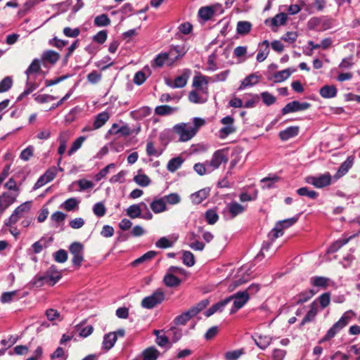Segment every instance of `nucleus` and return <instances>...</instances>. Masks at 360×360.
<instances>
[{
	"instance_id": "nucleus-1",
	"label": "nucleus",
	"mask_w": 360,
	"mask_h": 360,
	"mask_svg": "<svg viewBox=\"0 0 360 360\" xmlns=\"http://www.w3.org/2000/svg\"><path fill=\"white\" fill-rule=\"evenodd\" d=\"M354 315V314L352 310L345 312L340 319L329 328L325 336L319 340V343H323L333 338L349 323Z\"/></svg>"
},
{
	"instance_id": "nucleus-2",
	"label": "nucleus",
	"mask_w": 360,
	"mask_h": 360,
	"mask_svg": "<svg viewBox=\"0 0 360 360\" xmlns=\"http://www.w3.org/2000/svg\"><path fill=\"white\" fill-rule=\"evenodd\" d=\"M354 315V314L352 310L345 312L340 319L329 328L325 336L319 340V343H323L333 338L349 323Z\"/></svg>"
},
{
	"instance_id": "nucleus-3",
	"label": "nucleus",
	"mask_w": 360,
	"mask_h": 360,
	"mask_svg": "<svg viewBox=\"0 0 360 360\" xmlns=\"http://www.w3.org/2000/svg\"><path fill=\"white\" fill-rule=\"evenodd\" d=\"M62 277L61 272L59 271L55 266H51L42 276H36L34 277V283H39V285L49 284L54 285Z\"/></svg>"
},
{
	"instance_id": "nucleus-4",
	"label": "nucleus",
	"mask_w": 360,
	"mask_h": 360,
	"mask_svg": "<svg viewBox=\"0 0 360 360\" xmlns=\"http://www.w3.org/2000/svg\"><path fill=\"white\" fill-rule=\"evenodd\" d=\"M165 299V293L161 288H158L153 294L144 297L141 303L143 308L147 309H153L158 304H160Z\"/></svg>"
},
{
	"instance_id": "nucleus-5",
	"label": "nucleus",
	"mask_w": 360,
	"mask_h": 360,
	"mask_svg": "<svg viewBox=\"0 0 360 360\" xmlns=\"http://www.w3.org/2000/svg\"><path fill=\"white\" fill-rule=\"evenodd\" d=\"M173 131L179 135V141L186 142L191 140L195 135V130L191 128V124L181 122L175 124L172 128Z\"/></svg>"
},
{
	"instance_id": "nucleus-6",
	"label": "nucleus",
	"mask_w": 360,
	"mask_h": 360,
	"mask_svg": "<svg viewBox=\"0 0 360 360\" xmlns=\"http://www.w3.org/2000/svg\"><path fill=\"white\" fill-rule=\"evenodd\" d=\"M247 206L243 205L236 201H231L223 210L225 220H232L237 216L242 214L246 210Z\"/></svg>"
},
{
	"instance_id": "nucleus-7",
	"label": "nucleus",
	"mask_w": 360,
	"mask_h": 360,
	"mask_svg": "<svg viewBox=\"0 0 360 360\" xmlns=\"http://www.w3.org/2000/svg\"><path fill=\"white\" fill-rule=\"evenodd\" d=\"M299 219V214L276 223L275 227L271 230L273 234L272 240H275L280 236L283 235V230L288 229L295 224Z\"/></svg>"
},
{
	"instance_id": "nucleus-8",
	"label": "nucleus",
	"mask_w": 360,
	"mask_h": 360,
	"mask_svg": "<svg viewBox=\"0 0 360 360\" xmlns=\"http://www.w3.org/2000/svg\"><path fill=\"white\" fill-rule=\"evenodd\" d=\"M233 301V306L230 309V314H235L238 310L241 309L249 300V296L246 292L238 291L235 294L226 297Z\"/></svg>"
},
{
	"instance_id": "nucleus-9",
	"label": "nucleus",
	"mask_w": 360,
	"mask_h": 360,
	"mask_svg": "<svg viewBox=\"0 0 360 360\" xmlns=\"http://www.w3.org/2000/svg\"><path fill=\"white\" fill-rule=\"evenodd\" d=\"M69 250L73 256V265L77 268L80 267L84 260V245L79 242H74L70 245Z\"/></svg>"
},
{
	"instance_id": "nucleus-10",
	"label": "nucleus",
	"mask_w": 360,
	"mask_h": 360,
	"mask_svg": "<svg viewBox=\"0 0 360 360\" xmlns=\"http://www.w3.org/2000/svg\"><path fill=\"white\" fill-rule=\"evenodd\" d=\"M228 156L225 150H217L214 153L210 161H207L210 166V170L213 172L218 169L221 164H226L228 162Z\"/></svg>"
},
{
	"instance_id": "nucleus-11",
	"label": "nucleus",
	"mask_w": 360,
	"mask_h": 360,
	"mask_svg": "<svg viewBox=\"0 0 360 360\" xmlns=\"http://www.w3.org/2000/svg\"><path fill=\"white\" fill-rule=\"evenodd\" d=\"M332 177L329 172L321 174L319 176H309L307 182L318 188L329 186L331 184Z\"/></svg>"
},
{
	"instance_id": "nucleus-12",
	"label": "nucleus",
	"mask_w": 360,
	"mask_h": 360,
	"mask_svg": "<svg viewBox=\"0 0 360 360\" xmlns=\"http://www.w3.org/2000/svg\"><path fill=\"white\" fill-rule=\"evenodd\" d=\"M311 104L309 103L304 102L300 103L297 101H293L287 103L282 109L283 115H286L290 112L303 111L309 108Z\"/></svg>"
},
{
	"instance_id": "nucleus-13",
	"label": "nucleus",
	"mask_w": 360,
	"mask_h": 360,
	"mask_svg": "<svg viewBox=\"0 0 360 360\" xmlns=\"http://www.w3.org/2000/svg\"><path fill=\"white\" fill-rule=\"evenodd\" d=\"M56 176V172L55 169L46 170V172L42 174L34 184L33 190H37L44 186L46 184L51 181Z\"/></svg>"
},
{
	"instance_id": "nucleus-14",
	"label": "nucleus",
	"mask_w": 360,
	"mask_h": 360,
	"mask_svg": "<svg viewBox=\"0 0 360 360\" xmlns=\"http://www.w3.org/2000/svg\"><path fill=\"white\" fill-rule=\"evenodd\" d=\"M209 79L210 78L208 77L203 75L195 76L193 80V86L198 91H200L207 95L208 93L207 84Z\"/></svg>"
},
{
	"instance_id": "nucleus-15",
	"label": "nucleus",
	"mask_w": 360,
	"mask_h": 360,
	"mask_svg": "<svg viewBox=\"0 0 360 360\" xmlns=\"http://www.w3.org/2000/svg\"><path fill=\"white\" fill-rule=\"evenodd\" d=\"M288 20L287 14L285 13H279L276 15L274 18H267L264 23L266 25H269L272 27H277L285 24Z\"/></svg>"
},
{
	"instance_id": "nucleus-16",
	"label": "nucleus",
	"mask_w": 360,
	"mask_h": 360,
	"mask_svg": "<svg viewBox=\"0 0 360 360\" xmlns=\"http://www.w3.org/2000/svg\"><path fill=\"white\" fill-rule=\"evenodd\" d=\"M354 158L353 156L347 157L346 160L340 165L338 170L337 171L336 174L334 175L333 178L335 179H338L340 177L345 175L348 172L349 169L352 167V165L354 164Z\"/></svg>"
},
{
	"instance_id": "nucleus-17",
	"label": "nucleus",
	"mask_w": 360,
	"mask_h": 360,
	"mask_svg": "<svg viewBox=\"0 0 360 360\" xmlns=\"http://www.w3.org/2000/svg\"><path fill=\"white\" fill-rule=\"evenodd\" d=\"M16 195H12L8 193H4L0 195V214L3 213L16 200Z\"/></svg>"
},
{
	"instance_id": "nucleus-18",
	"label": "nucleus",
	"mask_w": 360,
	"mask_h": 360,
	"mask_svg": "<svg viewBox=\"0 0 360 360\" xmlns=\"http://www.w3.org/2000/svg\"><path fill=\"white\" fill-rule=\"evenodd\" d=\"M151 73V70L148 66L144 67L141 70L135 74L134 82L139 86L143 84L146 79L150 76Z\"/></svg>"
},
{
	"instance_id": "nucleus-19",
	"label": "nucleus",
	"mask_w": 360,
	"mask_h": 360,
	"mask_svg": "<svg viewBox=\"0 0 360 360\" xmlns=\"http://www.w3.org/2000/svg\"><path fill=\"white\" fill-rule=\"evenodd\" d=\"M38 86L39 85L32 78L27 77L25 88L23 92L20 94L18 97L17 101L22 100L25 96H28L30 94L32 93L35 89H37Z\"/></svg>"
},
{
	"instance_id": "nucleus-20",
	"label": "nucleus",
	"mask_w": 360,
	"mask_h": 360,
	"mask_svg": "<svg viewBox=\"0 0 360 360\" xmlns=\"http://www.w3.org/2000/svg\"><path fill=\"white\" fill-rule=\"evenodd\" d=\"M60 54L53 50L45 51L41 55L43 63H49L51 65L56 64L60 59Z\"/></svg>"
},
{
	"instance_id": "nucleus-21",
	"label": "nucleus",
	"mask_w": 360,
	"mask_h": 360,
	"mask_svg": "<svg viewBox=\"0 0 360 360\" xmlns=\"http://www.w3.org/2000/svg\"><path fill=\"white\" fill-rule=\"evenodd\" d=\"M317 291L309 289L299 293L296 297L293 298L295 300V304H300L304 303L309 300L315 294H316Z\"/></svg>"
},
{
	"instance_id": "nucleus-22",
	"label": "nucleus",
	"mask_w": 360,
	"mask_h": 360,
	"mask_svg": "<svg viewBox=\"0 0 360 360\" xmlns=\"http://www.w3.org/2000/svg\"><path fill=\"white\" fill-rule=\"evenodd\" d=\"M230 302V299L225 298L210 307L205 312V315L207 317L212 316L216 312H221L224 310V307Z\"/></svg>"
},
{
	"instance_id": "nucleus-23",
	"label": "nucleus",
	"mask_w": 360,
	"mask_h": 360,
	"mask_svg": "<svg viewBox=\"0 0 360 360\" xmlns=\"http://www.w3.org/2000/svg\"><path fill=\"white\" fill-rule=\"evenodd\" d=\"M195 310L189 309L174 319L175 324L185 325L191 318L195 316Z\"/></svg>"
},
{
	"instance_id": "nucleus-24",
	"label": "nucleus",
	"mask_w": 360,
	"mask_h": 360,
	"mask_svg": "<svg viewBox=\"0 0 360 360\" xmlns=\"http://www.w3.org/2000/svg\"><path fill=\"white\" fill-rule=\"evenodd\" d=\"M260 76L257 73H252L247 76L242 82L238 90H243L247 87L252 86L258 83Z\"/></svg>"
},
{
	"instance_id": "nucleus-25",
	"label": "nucleus",
	"mask_w": 360,
	"mask_h": 360,
	"mask_svg": "<svg viewBox=\"0 0 360 360\" xmlns=\"http://www.w3.org/2000/svg\"><path fill=\"white\" fill-rule=\"evenodd\" d=\"M150 207L155 214H159L167 210V206L164 198H155L150 203Z\"/></svg>"
},
{
	"instance_id": "nucleus-26",
	"label": "nucleus",
	"mask_w": 360,
	"mask_h": 360,
	"mask_svg": "<svg viewBox=\"0 0 360 360\" xmlns=\"http://www.w3.org/2000/svg\"><path fill=\"white\" fill-rule=\"evenodd\" d=\"M295 70H296L295 68H289L283 70L281 71L275 72L273 75V78L274 79V82L279 83V82H282L285 81L288 77H290V76L294 72H295Z\"/></svg>"
},
{
	"instance_id": "nucleus-27",
	"label": "nucleus",
	"mask_w": 360,
	"mask_h": 360,
	"mask_svg": "<svg viewBox=\"0 0 360 360\" xmlns=\"http://www.w3.org/2000/svg\"><path fill=\"white\" fill-rule=\"evenodd\" d=\"M309 307H310V309L307 313V314L304 316V317L303 318V319L300 323L301 326H304L307 323L314 321L317 315L318 309H317V304L316 303V301L311 303Z\"/></svg>"
},
{
	"instance_id": "nucleus-28",
	"label": "nucleus",
	"mask_w": 360,
	"mask_h": 360,
	"mask_svg": "<svg viewBox=\"0 0 360 360\" xmlns=\"http://www.w3.org/2000/svg\"><path fill=\"white\" fill-rule=\"evenodd\" d=\"M210 189L209 188H202L191 195V200L195 204H200L205 200L210 195Z\"/></svg>"
},
{
	"instance_id": "nucleus-29",
	"label": "nucleus",
	"mask_w": 360,
	"mask_h": 360,
	"mask_svg": "<svg viewBox=\"0 0 360 360\" xmlns=\"http://www.w3.org/2000/svg\"><path fill=\"white\" fill-rule=\"evenodd\" d=\"M299 133V127H289L285 130L280 131L279 137L282 141H287L296 136Z\"/></svg>"
},
{
	"instance_id": "nucleus-30",
	"label": "nucleus",
	"mask_w": 360,
	"mask_h": 360,
	"mask_svg": "<svg viewBox=\"0 0 360 360\" xmlns=\"http://www.w3.org/2000/svg\"><path fill=\"white\" fill-rule=\"evenodd\" d=\"M337 93V88L333 85H325L319 90L320 95L324 98H334Z\"/></svg>"
},
{
	"instance_id": "nucleus-31",
	"label": "nucleus",
	"mask_w": 360,
	"mask_h": 360,
	"mask_svg": "<svg viewBox=\"0 0 360 360\" xmlns=\"http://www.w3.org/2000/svg\"><path fill=\"white\" fill-rule=\"evenodd\" d=\"M356 235H352L348 238H340L333 243L328 248V252L329 253H334L340 250L343 245H346L352 238L355 237Z\"/></svg>"
},
{
	"instance_id": "nucleus-32",
	"label": "nucleus",
	"mask_w": 360,
	"mask_h": 360,
	"mask_svg": "<svg viewBox=\"0 0 360 360\" xmlns=\"http://www.w3.org/2000/svg\"><path fill=\"white\" fill-rule=\"evenodd\" d=\"M117 333H109L105 334L103 337V349L108 351L110 350L115 345L117 341Z\"/></svg>"
},
{
	"instance_id": "nucleus-33",
	"label": "nucleus",
	"mask_w": 360,
	"mask_h": 360,
	"mask_svg": "<svg viewBox=\"0 0 360 360\" xmlns=\"http://www.w3.org/2000/svg\"><path fill=\"white\" fill-rule=\"evenodd\" d=\"M159 355L160 352L155 347H149L141 353L143 360H157Z\"/></svg>"
},
{
	"instance_id": "nucleus-34",
	"label": "nucleus",
	"mask_w": 360,
	"mask_h": 360,
	"mask_svg": "<svg viewBox=\"0 0 360 360\" xmlns=\"http://www.w3.org/2000/svg\"><path fill=\"white\" fill-rule=\"evenodd\" d=\"M254 340L257 346L264 350L271 344L272 338L269 335H256Z\"/></svg>"
},
{
	"instance_id": "nucleus-35",
	"label": "nucleus",
	"mask_w": 360,
	"mask_h": 360,
	"mask_svg": "<svg viewBox=\"0 0 360 360\" xmlns=\"http://www.w3.org/2000/svg\"><path fill=\"white\" fill-rule=\"evenodd\" d=\"M186 53V50L184 46H175L172 48L169 52V56L171 58V63H174L179 58H181Z\"/></svg>"
},
{
	"instance_id": "nucleus-36",
	"label": "nucleus",
	"mask_w": 360,
	"mask_h": 360,
	"mask_svg": "<svg viewBox=\"0 0 360 360\" xmlns=\"http://www.w3.org/2000/svg\"><path fill=\"white\" fill-rule=\"evenodd\" d=\"M171 65V58L169 53H161L158 54L153 61V66L162 67L165 63Z\"/></svg>"
},
{
	"instance_id": "nucleus-37",
	"label": "nucleus",
	"mask_w": 360,
	"mask_h": 360,
	"mask_svg": "<svg viewBox=\"0 0 360 360\" xmlns=\"http://www.w3.org/2000/svg\"><path fill=\"white\" fill-rule=\"evenodd\" d=\"M109 118H110L109 113L106 111H103V112L98 113L95 117V119H94V121L93 123L94 125V129H100L101 127H102L106 123V122L109 120Z\"/></svg>"
},
{
	"instance_id": "nucleus-38",
	"label": "nucleus",
	"mask_w": 360,
	"mask_h": 360,
	"mask_svg": "<svg viewBox=\"0 0 360 360\" xmlns=\"http://www.w3.org/2000/svg\"><path fill=\"white\" fill-rule=\"evenodd\" d=\"M179 110L177 107H171L167 105H159L155 108V113L160 116L171 115Z\"/></svg>"
},
{
	"instance_id": "nucleus-39",
	"label": "nucleus",
	"mask_w": 360,
	"mask_h": 360,
	"mask_svg": "<svg viewBox=\"0 0 360 360\" xmlns=\"http://www.w3.org/2000/svg\"><path fill=\"white\" fill-rule=\"evenodd\" d=\"M165 285L167 287H176L181 283V280L173 274L167 272L163 278Z\"/></svg>"
},
{
	"instance_id": "nucleus-40",
	"label": "nucleus",
	"mask_w": 360,
	"mask_h": 360,
	"mask_svg": "<svg viewBox=\"0 0 360 360\" xmlns=\"http://www.w3.org/2000/svg\"><path fill=\"white\" fill-rule=\"evenodd\" d=\"M330 279L323 276H314L310 278V283L313 286L326 289L328 286Z\"/></svg>"
},
{
	"instance_id": "nucleus-41",
	"label": "nucleus",
	"mask_w": 360,
	"mask_h": 360,
	"mask_svg": "<svg viewBox=\"0 0 360 360\" xmlns=\"http://www.w3.org/2000/svg\"><path fill=\"white\" fill-rule=\"evenodd\" d=\"M252 27V23L249 21H238L236 26V32L240 35L248 34Z\"/></svg>"
},
{
	"instance_id": "nucleus-42",
	"label": "nucleus",
	"mask_w": 360,
	"mask_h": 360,
	"mask_svg": "<svg viewBox=\"0 0 360 360\" xmlns=\"http://www.w3.org/2000/svg\"><path fill=\"white\" fill-rule=\"evenodd\" d=\"M41 71L40 60L38 58H35L32 60L31 64L29 65L27 69L25 70V74L27 77L32 78V75L38 73Z\"/></svg>"
},
{
	"instance_id": "nucleus-43",
	"label": "nucleus",
	"mask_w": 360,
	"mask_h": 360,
	"mask_svg": "<svg viewBox=\"0 0 360 360\" xmlns=\"http://www.w3.org/2000/svg\"><path fill=\"white\" fill-rule=\"evenodd\" d=\"M184 159L180 157L172 158L167 163V169L170 172H176L183 164Z\"/></svg>"
},
{
	"instance_id": "nucleus-44",
	"label": "nucleus",
	"mask_w": 360,
	"mask_h": 360,
	"mask_svg": "<svg viewBox=\"0 0 360 360\" xmlns=\"http://www.w3.org/2000/svg\"><path fill=\"white\" fill-rule=\"evenodd\" d=\"M214 14V10L212 6L202 7L198 11L199 17L205 21L211 19Z\"/></svg>"
},
{
	"instance_id": "nucleus-45",
	"label": "nucleus",
	"mask_w": 360,
	"mask_h": 360,
	"mask_svg": "<svg viewBox=\"0 0 360 360\" xmlns=\"http://www.w3.org/2000/svg\"><path fill=\"white\" fill-rule=\"evenodd\" d=\"M141 205L134 204L127 209V214L131 219L141 217Z\"/></svg>"
},
{
	"instance_id": "nucleus-46",
	"label": "nucleus",
	"mask_w": 360,
	"mask_h": 360,
	"mask_svg": "<svg viewBox=\"0 0 360 360\" xmlns=\"http://www.w3.org/2000/svg\"><path fill=\"white\" fill-rule=\"evenodd\" d=\"M182 262L184 264L188 267L194 266L195 260L193 254L190 251H183Z\"/></svg>"
},
{
	"instance_id": "nucleus-47",
	"label": "nucleus",
	"mask_w": 360,
	"mask_h": 360,
	"mask_svg": "<svg viewBox=\"0 0 360 360\" xmlns=\"http://www.w3.org/2000/svg\"><path fill=\"white\" fill-rule=\"evenodd\" d=\"M134 181L136 184L142 187L148 186L151 182L150 178L144 174H138L134 176Z\"/></svg>"
},
{
	"instance_id": "nucleus-48",
	"label": "nucleus",
	"mask_w": 360,
	"mask_h": 360,
	"mask_svg": "<svg viewBox=\"0 0 360 360\" xmlns=\"http://www.w3.org/2000/svg\"><path fill=\"white\" fill-rule=\"evenodd\" d=\"M194 171L200 176L205 174L206 173L212 172L210 170V166L208 165L207 161H206L204 164L202 163H196L193 166Z\"/></svg>"
},
{
	"instance_id": "nucleus-49",
	"label": "nucleus",
	"mask_w": 360,
	"mask_h": 360,
	"mask_svg": "<svg viewBox=\"0 0 360 360\" xmlns=\"http://www.w3.org/2000/svg\"><path fill=\"white\" fill-rule=\"evenodd\" d=\"M297 193L301 196H307L310 199H316L319 193L315 191L309 190L307 187H302L297 190Z\"/></svg>"
},
{
	"instance_id": "nucleus-50",
	"label": "nucleus",
	"mask_w": 360,
	"mask_h": 360,
	"mask_svg": "<svg viewBox=\"0 0 360 360\" xmlns=\"http://www.w3.org/2000/svg\"><path fill=\"white\" fill-rule=\"evenodd\" d=\"M157 255V252L155 251H148L144 255H143L141 257L137 258L135 259L132 263L131 265L134 266H136L139 265V264H141L147 260H149L152 258H153Z\"/></svg>"
},
{
	"instance_id": "nucleus-51",
	"label": "nucleus",
	"mask_w": 360,
	"mask_h": 360,
	"mask_svg": "<svg viewBox=\"0 0 360 360\" xmlns=\"http://www.w3.org/2000/svg\"><path fill=\"white\" fill-rule=\"evenodd\" d=\"M324 20V16L322 17H313L307 22V27L310 30L320 29L321 24Z\"/></svg>"
},
{
	"instance_id": "nucleus-52",
	"label": "nucleus",
	"mask_w": 360,
	"mask_h": 360,
	"mask_svg": "<svg viewBox=\"0 0 360 360\" xmlns=\"http://www.w3.org/2000/svg\"><path fill=\"white\" fill-rule=\"evenodd\" d=\"M94 23L97 27H105L110 24V19L107 14H101L95 18Z\"/></svg>"
},
{
	"instance_id": "nucleus-53",
	"label": "nucleus",
	"mask_w": 360,
	"mask_h": 360,
	"mask_svg": "<svg viewBox=\"0 0 360 360\" xmlns=\"http://www.w3.org/2000/svg\"><path fill=\"white\" fill-rule=\"evenodd\" d=\"M205 218L209 224H214L219 219V216L214 210L210 209L206 211Z\"/></svg>"
},
{
	"instance_id": "nucleus-54",
	"label": "nucleus",
	"mask_w": 360,
	"mask_h": 360,
	"mask_svg": "<svg viewBox=\"0 0 360 360\" xmlns=\"http://www.w3.org/2000/svg\"><path fill=\"white\" fill-rule=\"evenodd\" d=\"M86 140V136H79L78 137L73 143L71 148L69 149L68 153V155H72L75 153L78 149H79Z\"/></svg>"
},
{
	"instance_id": "nucleus-55",
	"label": "nucleus",
	"mask_w": 360,
	"mask_h": 360,
	"mask_svg": "<svg viewBox=\"0 0 360 360\" xmlns=\"http://www.w3.org/2000/svg\"><path fill=\"white\" fill-rule=\"evenodd\" d=\"M13 85L11 77H6L0 82V93L8 91Z\"/></svg>"
},
{
	"instance_id": "nucleus-56",
	"label": "nucleus",
	"mask_w": 360,
	"mask_h": 360,
	"mask_svg": "<svg viewBox=\"0 0 360 360\" xmlns=\"http://www.w3.org/2000/svg\"><path fill=\"white\" fill-rule=\"evenodd\" d=\"M188 99L193 103H204L207 101V98H203L196 91H191L188 95Z\"/></svg>"
},
{
	"instance_id": "nucleus-57",
	"label": "nucleus",
	"mask_w": 360,
	"mask_h": 360,
	"mask_svg": "<svg viewBox=\"0 0 360 360\" xmlns=\"http://www.w3.org/2000/svg\"><path fill=\"white\" fill-rule=\"evenodd\" d=\"M115 167V164L110 163L102 169L98 174H96L94 176V179L96 181H101L103 178H104L109 172L110 169H114Z\"/></svg>"
},
{
	"instance_id": "nucleus-58",
	"label": "nucleus",
	"mask_w": 360,
	"mask_h": 360,
	"mask_svg": "<svg viewBox=\"0 0 360 360\" xmlns=\"http://www.w3.org/2000/svg\"><path fill=\"white\" fill-rule=\"evenodd\" d=\"M280 178L275 174L273 175H269L268 176L262 179L261 181L264 184H265L264 187L266 188H271L274 186V184L276 183Z\"/></svg>"
},
{
	"instance_id": "nucleus-59",
	"label": "nucleus",
	"mask_w": 360,
	"mask_h": 360,
	"mask_svg": "<svg viewBox=\"0 0 360 360\" xmlns=\"http://www.w3.org/2000/svg\"><path fill=\"white\" fill-rule=\"evenodd\" d=\"M30 210V205L28 202H23L17 207L13 211L20 218L24 217V214L28 212Z\"/></svg>"
},
{
	"instance_id": "nucleus-60",
	"label": "nucleus",
	"mask_w": 360,
	"mask_h": 360,
	"mask_svg": "<svg viewBox=\"0 0 360 360\" xmlns=\"http://www.w3.org/2000/svg\"><path fill=\"white\" fill-rule=\"evenodd\" d=\"M18 294L17 290L3 292L1 296V302L4 304L12 302Z\"/></svg>"
},
{
	"instance_id": "nucleus-61",
	"label": "nucleus",
	"mask_w": 360,
	"mask_h": 360,
	"mask_svg": "<svg viewBox=\"0 0 360 360\" xmlns=\"http://www.w3.org/2000/svg\"><path fill=\"white\" fill-rule=\"evenodd\" d=\"M93 212L98 217H103L105 214L106 209L103 202H97L93 207Z\"/></svg>"
},
{
	"instance_id": "nucleus-62",
	"label": "nucleus",
	"mask_w": 360,
	"mask_h": 360,
	"mask_svg": "<svg viewBox=\"0 0 360 360\" xmlns=\"http://www.w3.org/2000/svg\"><path fill=\"white\" fill-rule=\"evenodd\" d=\"M186 78L183 75H179L175 78L173 84L167 83V84L172 88H182L186 86Z\"/></svg>"
},
{
	"instance_id": "nucleus-63",
	"label": "nucleus",
	"mask_w": 360,
	"mask_h": 360,
	"mask_svg": "<svg viewBox=\"0 0 360 360\" xmlns=\"http://www.w3.org/2000/svg\"><path fill=\"white\" fill-rule=\"evenodd\" d=\"M79 202L74 198H69L66 200L62 205L63 207L66 211H72L73 210L77 205Z\"/></svg>"
},
{
	"instance_id": "nucleus-64",
	"label": "nucleus",
	"mask_w": 360,
	"mask_h": 360,
	"mask_svg": "<svg viewBox=\"0 0 360 360\" xmlns=\"http://www.w3.org/2000/svg\"><path fill=\"white\" fill-rule=\"evenodd\" d=\"M320 306L322 309L327 307L330 302V292H325L321 295L318 297Z\"/></svg>"
}]
</instances>
